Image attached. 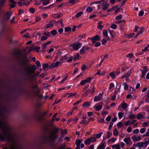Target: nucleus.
Segmentation results:
<instances>
[{
	"label": "nucleus",
	"mask_w": 149,
	"mask_h": 149,
	"mask_svg": "<svg viewBox=\"0 0 149 149\" xmlns=\"http://www.w3.org/2000/svg\"><path fill=\"white\" fill-rule=\"evenodd\" d=\"M118 116L119 118L121 119V118L123 116V113L121 112H120L118 113Z\"/></svg>",
	"instance_id": "54"
},
{
	"label": "nucleus",
	"mask_w": 149,
	"mask_h": 149,
	"mask_svg": "<svg viewBox=\"0 0 149 149\" xmlns=\"http://www.w3.org/2000/svg\"><path fill=\"white\" fill-rule=\"evenodd\" d=\"M66 146L65 145H61V146L58 148V149H65Z\"/></svg>",
	"instance_id": "64"
},
{
	"label": "nucleus",
	"mask_w": 149,
	"mask_h": 149,
	"mask_svg": "<svg viewBox=\"0 0 149 149\" xmlns=\"http://www.w3.org/2000/svg\"><path fill=\"white\" fill-rule=\"evenodd\" d=\"M82 142L81 140L79 139H77L75 142V144L77 146L80 147V144Z\"/></svg>",
	"instance_id": "20"
},
{
	"label": "nucleus",
	"mask_w": 149,
	"mask_h": 149,
	"mask_svg": "<svg viewBox=\"0 0 149 149\" xmlns=\"http://www.w3.org/2000/svg\"><path fill=\"white\" fill-rule=\"evenodd\" d=\"M91 140V141L92 142H94L96 141V139L95 137H92L91 138H90Z\"/></svg>",
	"instance_id": "48"
},
{
	"label": "nucleus",
	"mask_w": 149,
	"mask_h": 149,
	"mask_svg": "<svg viewBox=\"0 0 149 149\" xmlns=\"http://www.w3.org/2000/svg\"><path fill=\"white\" fill-rule=\"evenodd\" d=\"M6 0H1L0 1V7L3 6L4 5Z\"/></svg>",
	"instance_id": "34"
},
{
	"label": "nucleus",
	"mask_w": 149,
	"mask_h": 149,
	"mask_svg": "<svg viewBox=\"0 0 149 149\" xmlns=\"http://www.w3.org/2000/svg\"><path fill=\"white\" fill-rule=\"evenodd\" d=\"M131 73V71L128 72L124 74L122 77V78L123 79L125 77H127L129 76Z\"/></svg>",
	"instance_id": "22"
},
{
	"label": "nucleus",
	"mask_w": 149,
	"mask_h": 149,
	"mask_svg": "<svg viewBox=\"0 0 149 149\" xmlns=\"http://www.w3.org/2000/svg\"><path fill=\"white\" fill-rule=\"evenodd\" d=\"M133 54L132 53H130L126 55V57L129 58L130 59L131 58L133 57Z\"/></svg>",
	"instance_id": "42"
},
{
	"label": "nucleus",
	"mask_w": 149,
	"mask_h": 149,
	"mask_svg": "<svg viewBox=\"0 0 149 149\" xmlns=\"http://www.w3.org/2000/svg\"><path fill=\"white\" fill-rule=\"evenodd\" d=\"M61 133H67V131L66 129H65L64 131L62 129H60Z\"/></svg>",
	"instance_id": "60"
},
{
	"label": "nucleus",
	"mask_w": 149,
	"mask_h": 149,
	"mask_svg": "<svg viewBox=\"0 0 149 149\" xmlns=\"http://www.w3.org/2000/svg\"><path fill=\"white\" fill-rule=\"evenodd\" d=\"M137 146L138 147V148H143V142L138 143L137 144Z\"/></svg>",
	"instance_id": "31"
},
{
	"label": "nucleus",
	"mask_w": 149,
	"mask_h": 149,
	"mask_svg": "<svg viewBox=\"0 0 149 149\" xmlns=\"http://www.w3.org/2000/svg\"><path fill=\"white\" fill-rule=\"evenodd\" d=\"M101 99L100 96H96L94 97V101L95 102L100 101Z\"/></svg>",
	"instance_id": "21"
},
{
	"label": "nucleus",
	"mask_w": 149,
	"mask_h": 149,
	"mask_svg": "<svg viewBox=\"0 0 149 149\" xmlns=\"http://www.w3.org/2000/svg\"><path fill=\"white\" fill-rule=\"evenodd\" d=\"M12 15V14L11 12H7L6 13V16L7 17V20H8L9 19L10 16Z\"/></svg>",
	"instance_id": "30"
},
{
	"label": "nucleus",
	"mask_w": 149,
	"mask_h": 149,
	"mask_svg": "<svg viewBox=\"0 0 149 149\" xmlns=\"http://www.w3.org/2000/svg\"><path fill=\"white\" fill-rule=\"evenodd\" d=\"M49 66V65L48 63H44L43 65V68L45 69L48 68Z\"/></svg>",
	"instance_id": "55"
},
{
	"label": "nucleus",
	"mask_w": 149,
	"mask_h": 149,
	"mask_svg": "<svg viewBox=\"0 0 149 149\" xmlns=\"http://www.w3.org/2000/svg\"><path fill=\"white\" fill-rule=\"evenodd\" d=\"M103 35L105 37H107L108 36L107 32V30H104L103 31Z\"/></svg>",
	"instance_id": "47"
},
{
	"label": "nucleus",
	"mask_w": 149,
	"mask_h": 149,
	"mask_svg": "<svg viewBox=\"0 0 149 149\" xmlns=\"http://www.w3.org/2000/svg\"><path fill=\"white\" fill-rule=\"evenodd\" d=\"M0 128L2 129V133H0V141H3L6 139L10 141L11 135V130L8 125L4 124V122L0 119Z\"/></svg>",
	"instance_id": "1"
},
{
	"label": "nucleus",
	"mask_w": 149,
	"mask_h": 149,
	"mask_svg": "<svg viewBox=\"0 0 149 149\" xmlns=\"http://www.w3.org/2000/svg\"><path fill=\"white\" fill-rule=\"evenodd\" d=\"M93 43H95L96 41H99L100 40V38L98 35L95 36L94 38H92L91 39Z\"/></svg>",
	"instance_id": "11"
},
{
	"label": "nucleus",
	"mask_w": 149,
	"mask_h": 149,
	"mask_svg": "<svg viewBox=\"0 0 149 149\" xmlns=\"http://www.w3.org/2000/svg\"><path fill=\"white\" fill-rule=\"evenodd\" d=\"M144 28L143 27H141L140 28V30L138 31V33L136 35V37L140 34L142 33L144 30Z\"/></svg>",
	"instance_id": "19"
},
{
	"label": "nucleus",
	"mask_w": 149,
	"mask_h": 149,
	"mask_svg": "<svg viewBox=\"0 0 149 149\" xmlns=\"http://www.w3.org/2000/svg\"><path fill=\"white\" fill-rule=\"evenodd\" d=\"M59 130V129L58 127L53 128L51 131L49 135L45 138V139L46 141L45 142L46 143L49 141L50 140H55L58 137V135H56L55 134L57 133Z\"/></svg>",
	"instance_id": "2"
},
{
	"label": "nucleus",
	"mask_w": 149,
	"mask_h": 149,
	"mask_svg": "<svg viewBox=\"0 0 149 149\" xmlns=\"http://www.w3.org/2000/svg\"><path fill=\"white\" fill-rule=\"evenodd\" d=\"M104 1V0L100 1H96L94 2H93L92 3H91V4H93V3H95V4H100L102 2H103Z\"/></svg>",
	"instance_id": "49"
},
{
	"label": "nucleus",
	"mask_w": 149,
	"mask_h": 149,
	"mask_svg": "<svg viewBox=\"0 0 149 149\" xmlns=\"http://www.w3.org/2000/svg\"><path fill=\"white\" fill-rule=\"evenodd\" d=\"M148 144V143L146 141H145L144 142H143V148H146L147 147Z\"/></svg>",
	"instance_id": "46"
},
{
	"label": "nucleus",
	"mask_w": 149,
	"mask_h": 149,
	"mask_svg": "<svg viewBox=\"0 0 149 149\" xmlns=\"http://www.w3.org/2000/svg\"><path fill=\"white\" fill-rule=\"evenodd\" d=\"M104 143H102L100 145L97 147V149H104Z\"/></svg>",
	"instance_id": "28"
},
{
	"label": "nucleus",
	"mask_w": 149,
	"mask_h": 149,
	"mask_svg": "<svg viewBox=\"0 0 149 149\" xmlns=\"http://www.w3.org/2000/svg\"><path fill=\"white\" fill-rule=\"evenodd\" d=\"M71 28L69 27H66L65 28V32H68L70 31L71 30Z\"/></svg>",
	"instance_id": "43"
},
{
	"label": "nucleus",
	"mask_w": 149,
	"mask_h": 149,
	"mask_svg": "<svg viewBox=\"0 0 149 149\" xmlns=\"http://www.w3.org/2000/svg\"><path fill=\"white\" fill-rule=\"evenodd\" d=\"M146 128H143L140 129V132L141 133L143 134L146 131Z\"/></svg>",
	"instance_id": "57"
},
{
	"label": "nucleus",
	"mask_w": 149,
	"mask_h": 149,
	"mask_svg": "<svg viewBox=\"0 0 149 149\" xmlns=\"http://www.w3.org/2000/svg\"><path fill=\"white\" fill-rule=\"evenodd\" d=\"M107 138H109L112 135V133L110 131H107Z\"/></svg>",
	"instance_id": "39"
},
{
	"label": "nucleus",
	"mask_w": 149,
	"mask_h": 149,
	"mask_svg": "<svg viewBox=\"0 0 149 149\" xmlns=\"http://www.w3.org/2000/svg\"><path fill=\"white\" fill-rule=\"evenodd\" d=\"M102 2V9L104 10H105L107 8H109V4L107 2H105L104 0Z\"/></svg>",
	"instance_id": "6"
},
{
	"label": "nucleus",
	"mask_w": 149,
	"mask_h": 149,
	"mask_svg": "<svg viewBox=\"0 0 149 149\" xmlns=\"http://www.w3.org/2000/svg\"><path fill=\"white\" fill-rule=\"evenodd\" d=\"M102 105H98L96 107L95 109L97 111H100L102 109Z\"/></svg>",
	"instance_id": "29"
},
{
	"label": "nucleus",
	"mask_w": 149,
	"mask_h": 149,
	"mask_svg": "<svg viewBox=\"0 0 149 149\" xmlns=\"http://www.w3.org/2000/svg\"><path fill=\"white\" fill-rule=\"evenodd\" d=\"M113 124V123L112 122H110L109 123V125L108 128L109 130H110L111 129V128L112 127Z\"/></svg>",
	"instance_id": "58"
},
{
	"label": "nucleus",
	"mask_w": 149,
	"mask_h": 149,
	"mask_svg": "<svg viewBox=\"0 0 149 149\" xmlns=\"http://www.w3.org/2000/svg\"><path fill=\"white\" fill-rule=\"evenodd\" d=\"M19 60L21 63L23 65H26L28 62L27 58L25 56H23L22 58H19Z\"/></svg>",
	"instance_id": "5"
},
{
	"label": "nucleus",
	"mask_w": 149,
	"mask_h": 149,
	"mask_svg": "<svg viewBox=\"0 0 149 149\" xmlns=\"http://www.w3.org/2000/svg\"><path fill=\"white\" fill-rule=\"evenodd\" d=\"M27 49H28V52L27 53V54H28L31 51L33 50V49L31 47H26V49H24V52H26L27 51Z\"/></svg>",
	"instance_id": "27"
},
{
	"label": "nucleus",
	"mask_w": 149,
	"mask_h": 149,
	"mask_svg": "<svg viewBox=\"0 0 149 149\" xmlns=\"http://www.w3.org/2000/svg\"><path fill=\"white\" fill-rule=\"evenodd\" d=\"M49 0H46L44 1L42 3V4L43 6H45L47 4H49Z\"/></svg>",
	"instance_id": "51"
},
{
	"label": "nucleus",
	"mask_w": 149,
	"mask_h": 149,
	"mask_svg": "<svg viewBox=\"0 0 149 149\" xmlns=\"http://www.w3.org/2000/svg\"><path fill=\"white\" fill-rule=\"evenodd\" d=\"M47 39V37L46 36H42L41 38V40L42 41H44Z\"/></svg>",
	"instance_id": "61"
},
{
	"label": "nucleus",
	"mask_w": 149,
	"mask_h": 149,
	"mask_svg": "<svg viewBox=\"0 0 149 149\" xmlns=\"http://www.w3.org/2000/svg\"><path fill=\"white\" fill-rule=\"evenodd\" d=\"M137 118L138 119H143L145 118L143 114L141 113H139L137 114Z\"/></svg>",
	"instance_id": "24"
},
{
	"label": "nucleus",
	"mask_w": 149,
	"mask_h": 149,
	"mask_svg": "<svg viewBox=\"0 0 149 149\" xmlns=\"http://www.w3.org/2000/svg\"><path fill=\"white\" fill-rule=\"evenodd\" d=\"M85 52V47H83L80 51V52L81 54H84Z\"/></svg>",
	"instance_id": "33"
},
{
	"label": "nucleus",
	"mask_w": 149,
	"mask_h": 149,
	"mask_svg": "<svg viewBox=\"0 0 149 149\" xmlns=\"http://www.w3.org/2000/svg\"><path fill=\"white\" fill-rule=\"evenodd\" d=\"M95 88L93 87L91 89H89L85 91L84 92L83 95L86 96L89 93H91L92 94H93L95 91Z\"/></svg>",
	"instance_id": "7"
},
{
	"label": "nucleus",
	"mask_w": 149,
	"mask_h": 149,
	"mask_svg": "<svg viewBox=\"0 0 149 149\" xmlns=\"http://www.w3.org/2000/svg\"><path fill=\"white\" fill-rule=\"evenodd\" d=\"M93 10V9L91 7H88L86 9V11L88 13L91 12Z\"/></svg>",
	"instance_id": "40"
},
{
	"label": "nucleus",
	"mask_w": 149,
	"mask_h": 149,
	"mask_svg": "<svg viewBox=\"0 0 149 149\" xmlns=\"http://www.w3.org/2000/svg\"><path fill=\"white\" fill-rule=\"evenodd\" d=\"M35 65H33L31 66H29L26 68L24 70V72L26 74L29 76L28 79L31 75L35 71L36 69Z\"/></svg>",
	"instance_id": "3"
},
{
	"label": "nucleus",
	"mask_w": 149,
	"mask_h": 149,
	"mask_svg": "<svg viewBox=\"0 0 149 149\" xmlns=\"http://www.w3.org/2000/svg\"><path fill=\"white\" fill-rule=\"evenodd\" d=\"M56 21L54 20H52L48 24L46 25V29H47L53 27Z\"/></svg>",
	"instance_id": "9"
},
{
	"label": "nucleus",
	"mask_w": 149,
	"mask_h": 149,
	"mask_svg": "<svg viewBox=\"0 0 149 149\" xmlns=\"http://www.w3.org/2000/svg\"><path fill=\"white\" fill-rule=\"evenodd\" d=\"M81 43L78 42L72 44L70 46L72 47V48L75 50H77L81 47Z\"/></svg>",
	"instance_id": "4"
},
{
	"label": "nucleus",
	"mask_w": 149,
	"mask_h": 149,
	"mask_svg": "<svg viewBox=\"0 0 149 149\" xmlns=\"http://www.w3.org/2000/svg\"><path fill=\"white\" fill-rule=\"evenodd\" d=\"M141 70V71L142 72V74L141 76V77H142V78H143L145 77V73L146 72H145L144 71H143V70Z\"/></svg>",
	"instance_id": "56"
},
{
	"label": "nucleus",
	"mask_w": 149,
	"mask_h": 149,
	"mask_svg": "<svg viewBox=\"0 0 149 149\" xmlns=\"http://www.w3.org/2000/svg\"><path fill=\"white\" fill-rule=\"evenodd\" d=\"M92 79V78L89 77L85 79H84L86 83L89 82Z\"/></svg>",
	"instance_id": "52"
},
{
	"label": "nucleus",
	"mask_w": 149,
	"mask_h": 149,
	"mask_svg": "<svg viewBox=\"0 0 149 149\" xmlns=\"http://www.w3.org/2000/svg\"><path fill=\"white\" fill-rule=\"evenodd\" d=\"M117 125L118 127H121L123 126V124L122 122H120L117 124Z\"/></svg>",
	"instance_id": "50"
},
{
	"label": "nucleus",
	"mask_w": 149,
	"mask_h": 149,
	"mask_svg": "<svg viewBox=\"0 0 149 149\" xmlns=\"http://www.w3.org/2000/svg\"><path fill=\"white\" fill-rule=\"evenodd\" d=\"M83 14V13L82 12H80L77 13L76 15V18H78L79 17L81 16L82 14Z\"/></svg>",
	"instance_id": "53"
},
{
	"label": "nucleus",
	"mask_w": 149,
	"mask_h": 149,
	"mask_svg": "<svg viewBox=\"0 0 149 149\" xmlns=\"http://www.w3.org/2000/svg\"><path fill=\"white\" fill-rule=\"evenodd\" d=\"M123 85L124 86V89L125 91L127 90L128 89V86L127 85V83L126 82L123 83Z\"/></svg>",
	"instance_id": "35"
},
{
	"label": "nucleus",
	"mask_w": 149,
	"mask_h": 149,
	"mask_svg": "<svg viewBox=\"0 0 149 149\" xmlns=\"http://www.w3.org/2000/svg\"><path fill=\"white\" fill-rule=\"evenodd\" d=\"M40 73V72L38 71L36 74H35L34 75H31L30 77L29 78V80H30L31 79H33L37 75H39Z\"/></svg>",
	"instance_id": "23"
},
{
	"label": "nucleus",
	"mask_w": 149,
	"mask_h": 149,
	"mask_svg": "<svg viewBox=\"0 0 149 149\" xmlns=\"http://www.w3.org/2000/svg\"><path fill=\"white\" fill-rule=\"evenodd\" d=\"M118 132L116 129H115L113 131V134L114 136H117L118 135Z\"/></svg>",
	"instance_id": "37"
},
{
	"label": "nucleus",
	"mask_w": 149,
	"mask_h": 149,
	"mask_svg": "<svg viewBox=\"0 0 149 149\" xmlns=\"http://www.w3.org/2000/svg\"><path fill=\"white\" fill-rule=\"evenodd\" d=\"M132 139L134 141L136 142L140 141L141 139V137L140 136L135 135L132 136Z\"/></svg>",
	"instance_id": "8"
},
{
	"label": "nucleus",
	"mask_w": 149,
	"mask_h": 149,
	"mask_svg": "<svg viewBox=\"0 0 149 149\" xmlns=\"http://www.w3.org/2000/svg\"><path fill=\"white\" fill-rule=\"evenodd\" d=\"M95 47H98L100 45L101 43L100 42H95Z\"/></svg>",
	"instance_id": "63"
},
{
	"label": "nucleus",
	"mask_w": 149,
	"mask_h": 149,
	"mask_svg": "<svg viewBox=\"0 0 149 149\" xmlns=\"http://www.w3.org/2000/svg\"><path fill=\"white\" fill-rule=\"evenodd\" d=\"M123 141L127 145H128L129 146L132 144L130 137H127L124 139Z\"/></svg>",
	"instance_id": "10"
},
{
	"label": "nucleus",
	"mask_w": 149,
	"mask_h": 149,
	"mask_svg": "<svg viewBox=\"0 0 149 149\" xmlns=\"http://www.w3.org/2000/svg\"><path fill=\"white\" fill-rule=\"evenodd\" d=\"M94 120V118H90L88 119V122L86 123H84V121L83 120H82L80 122V123L81 124H84V125H86L88 124V123L90 121H93Z\"/></svg>",
	"instance_id": "16"
},
{
	"label": "nucleus",
	"mask_w": 149,
	"mask_h": 149,
	"mask_svg": "<svg viewBox=\"0 0 149 149\" xmlns=\"http://www.w3.org/2000/svg\"><path fill=\"white\" fill-rule=\"evenodd\" d=\"M62 64V62L61 61H57L55 63H54V65L55 68L57 67L58 65H61Z\"/></svg>",
	"instance_id": "38"
},
{
	"label": "nucleus",
	"mask_w": 149,
	"mask_h": 149,
	"mask_svg": "<svg viewBox=\"0 0 149 149\" xmlns=\"http://www.w3.org/2000/svg\"><path fill=\"white\" fill-rule=\"evenodd\" d=\"M79 120V118L77 117H76L75 118H71L70 119H69L68 120V122H72L74 121L75 123L77 122Z\"/></svg>",
	"instance_id": "18"
},
{
	"label": "nucleus",
	"mask_w": 149,
	"mask_h": 149,
	"mask_svg": "<svg viewBox=\"0 0 149 149\" xmlns=\"http://www.w3.org/2000/svg\"><path fill=\"white\" fill-rule=\"evenodd\" d=\"M91 104V102H86L83 103L82 107H88Z\"/></svg>",
	"instance_id": "14"
},
{
	"label": "nucleus",
	"mask_w": 149,
	"mask_h": 149,
	"mask_svg": "<svg viewBox=\"0 0 149 149\" xmlns=\"http://www.w3.org/2000/svg\"><path fill=\"white\" fill-rule=\"evenodd\" d=\"M109 75L111 77L112 79H114L116 77V75L114 74L113 72L110 73Z\"/></svg>",
	"instance_id": "32"
},
{
	"label": "nucleus",
	"mask_w": 149,
	"mask_h": 149,
	"mask_svg": "<svg viewBox=\"0 0 149 149\" xmlns=\"http://www.w3.org/2000/svg\"><path fill=\"white\" fill-rule=\"evenodd\" d=\"M122 18V17L121 14H120L119 15L117 16L116 17V19L117 20H118L119 19H121Z\"/></svg>",
	"instance_id": "62"
},
{
	"label": "nucleus",
	"mask_w": 149,
	"mask_h": 149,
	"mask_svg": "<svg viewBox=\"0 0 149 149\" xmlns=\"http://www.w3.org/2000/svg\"><path fill=\"white\" fill-rule=\"evenodd\" d=\"M67 58V55H65L64 56H63L61 58L60 60L61 61L65 60Z\"/></svg>",
	"instance_id": "44"
},
{
	"label": "nucleus",
	"mask_w": 149,
	"mask_h": 149,
	"mask_svg": "<svg viewBox=\"0 0 149 149\" xmlns=\"http://www.w3.org/2000/svg\"><path fill=\"white\" fill-rule=\"evenodd\" d=\"M127 104L125 103H123L122 104V107L124 109L126 108L127 107Z\"/></svg>",
	"instance_id": "41"
},
{
	"label": "nucleus",
	"mask_w": 149,
	"mask_h": 149,
	"mask_svg": "<svg viewBox=\"0 0 149 149\" xmlns=\"http://www.w3.org/2000/svg\"><path fill=\"white\" fill-rule=\"evenodd\" d=\"M6 111V108L5 107H1L0 109V116H2L3 113Z\"/></svg>",
	"instance_id": "13"
},
{
	"label": "nucleus",
	"mask_w": 149,
	"mask_h": 149,
	"mask_svg": "<svg viewBox=\"0 0 149 149\" xmlns=\"http://www.w3.org/2000/svg\"><path fill=\"white\" fill-rule=\"evenodd\" d=\"M33 92L36 96L39 97H42V95L39 94V90H37L35 91H33Z\"/></svg>",
	"instance_id": "25"
},
{
	"label": "nucleus",
	"mask_w": 149,
	"mask_h": 149,
	"mask_svg": "<svg viewBox=\"0 0 149 149\" xmlns=\"http://www.w3.org/2000/svg\"><path fill=\"white\" fill-rule=\"evenodd\" d=\"M43 35L48 36H50L51 35V33L49 32H45L43 33Z\"/></svg>",
	"instance_id": "59"
},
{
	"label": "nucleus",
	"mask_w": 149,
	"mask_h": 149,
	"mask_svg": "<svg viewBox=\"0 0 149 149\" xmlns=\"http://www.w3.org/2000/svg\"><path fill=\"white\" fill-rule=\"evenodd\" d=\"M51 33L53 36L57 34V31L55 30H53L51 31Z\"/></svg>",
	"instance_id": "45"
},
{
	"label": "nucleus",
	"mask_w": 149,
	"mask_h": 149,
	"mask_svg": "<svg viewBox=\"0 0 149 149\" xmlns=\"http://www.w3.org/2000/svg\"><path fill=\"white\" fill-rule=\"evenodd\" d=\"M9 147L8 149H17V146L15 143L10 144Z\"/></svg>",
	"instance_id": "12"
},
{
	"label": "nucleus",
	"mask_w": 149,
	"mask_h": 149,
	"mask_svg": "<svg viewBox=\"0 0 149 149\" xmlns=\"http://www.w3.org/2000/svg\"><path fill=\"white\" fill-rule=\"evenodd\" d=\"M112 148H115L116 149H120V144H117L111 146Z\"/></svg>",
	"instance_id": "15"
},
{
	"label": "nucleus",
	"mask_w": 149,
	"mask_h": 149,
	"mask_svg": "<svg viewBox=\"0 0 149 149\" xmlns=\"http://www.w3.org/2000/svg\"><path fill=\"white\" fill-rule=\"evenodd\" d=\"M91 142L90 138L87 139L84 142V143L86 145H89L91 143Z\"/></svg>",
	"instance_id": "26"
},
{
	"label": "nucleus",
	"mask_w": 149,
	"mask_h": 149,
	"mask_svg": "<svg viewBox=\"0 0 149 149\" xmlns=\"http://www.w3.org/2000/svg\"><path fill=\"white\" fill-rule=\"evenodd\" d=\"M103 133L102 132H100V133H98L97 134L95 135V136L96 138L99 139L100 138L102 134Z\"/></svg>",
	"instance_id": "36"
},
{
	"label": "nucleus",
	"mask_w": 149,
	"mask_h": 149,
	"mask_svg": "<svg viewBox=\"0 0 149 149\" xmlns=\"http://www.w3.org/2000/svg\"><path fill=\"white\" fill-rule=\"evenodd\" d=\"M81 58V56L79 53H77V56L74 55V57L73 58V60L74 61L78 60L79 59V58Z\"/></svg>",
	"instance_id": "17"
}]
</instances>
